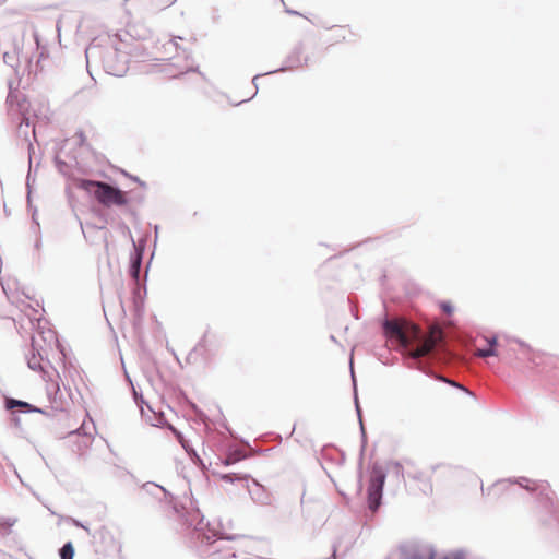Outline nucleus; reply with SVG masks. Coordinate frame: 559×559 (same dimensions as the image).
<instances>
[{"mask_svg":"<svg viewBox=\"0 0 559 559\" xmlns=\"http://www.w3.org/2000/svg\"><path fill=\"white\" fill-rule=\"evenodd\" d=\"M384 332L389 338L396 340L403 347L417 344L411 352L414 358L428 355L443 337V332L439 324L430 325L428 335L424 336L417 325L403 319L386 320L384 322Z\"/></svg>","mask_w":559,"mask_h":559,"instance_id":"f257e3e1","label":"nucleus"},{"mask_svg":"<svg viewBox=\"0 0 559 559\" xmlns=\"http://www.w3.org/2000/svg\"><path fill=\"white\" fill-rule=\"evenodd\" d=\"M78 187L95 198L105 207H122L129 204L128 193L103 181L81 179Z\"/></svg>","mask_w":559,"mask_h":559,"instance_id":"f03ea898","label":"nucleus"},{"mask_svg":"<svg viewBox=\"0 0 559 559\" xmlns=\"http://www.w3.org/2000/svg\"><path fill=\"white\" fill-rule=\"evenodd\" d=\"M534 495L535 510L544 525L559 531V502L556 491H531Z\"/></svg>","mask_w":559,"mask_h":559,"instance_id":"7ed1b4c3","label":"nucleus"},{"mask_svg":"<svg viewBox=\"0 0 559 559\" xmlns=\"http://www.w3.org/2000/svg\"><path fill=\"white\" fill-rule=\"evenodd\" d=\"M401 559H436V552L429 544L419 540H408L400 545Z\"/></svg>","mask_w":559,"mask_h":559,"instance_id":"20e7f679","label":"nucleus"},{"mask_svg":"<svg viewBox=\"0 0 559 559\" xmlns=\"http://www.w3.org/2000/svg\"><path fill=\"white\" fill-rule=\"evenodd\" d=\"M104 66L108 73L121 76L127 71V60L118 51L108 52L104 59Z\"/></svg>","mask_w":559,"mask_h":559,"instance_id":"39448f33","label":"nucleus"},{"mask_svg":"<svg viewBox=\"0 0 559 559\" xmlns=\"http://www.w3.org/2000/svg\"><path fill=\"white\" fill-rule=\"evenodd\" d=\"M488 347L487 348H478L475 352V355L478 357H489V356H496L501 357V359L507 360L509 359L508 350L504 349V346L501 344H498L496 338L487 340Z\"/></svg>","mask_w":559,"mask_h":559,"instance_id":"423d86ee","label":"nucleus"},{"mask_svg":"<svg viewBox=\"0 0 559 559\" xmlns=\"http://www.w3.org/2000/svg\"><path fill=\"white\" fill-rule=\"evenodd\" d=\"M353 36V32L347 26H334L330 29L329 40L332 44H338L350 39Z\"/></svg>","mask_w":559,"mask_h":559,"instance_id":"0eeeda50","label":"nucleus"},{"mask_svg":"<svg viewBox=\"0 0 559 559\" xmlns=\"http://www.w3.org/2000/svg\"><path fill=\"white\" fill-rule=\"evenodd\" d=\"M366 502L368 509L374 513L379 510L382 504L383 491H366Z\"/></svg>","mask_w":559,"mask_h":559,"instance_id":"6e6552de","label":"nucleus"},{"mask_svg":"<svg viewBox=\"0 0 559 559\" xmlns=\"http://www.w3.org/2000/svg\"><path fill=\"white\" fill-rule=\"evenodd\" d=\"M252 501L259 506H270L273 502L271 491H248Z\"/></svg>","mask_w":559,"mask_h":559,"instance_id":"1a4fd4ad","label":"nucleus"},{"mask_svg":"<svg viewBox=\"0 0 559 559\" xmlns=\"http://www.w3.org/2000/svg\"><path fill=\"white\" fill-rule=\"evenodd\" d=\"M497 485L503 489L512 486H518L522 489H531L532 481L527 478H521L520 480L503 479L498 481Z\"/></svg>","mask_w":559,"mask_h":559,"instance_id":"9d476101","label":"nucleus"},{"mask_svg":"<svg viewBox=\"0 0 559 559\" xmlns=\"http://www.w3.org/2000/svg\"><path fill=\"white\" fill-rule=\"evenodd\" d=\"M370 489H382L384 485V474L379 468H373L370 475Z\"/></svg>","mask_w":559,"mask_h":559,"instance_id":"9b49d317","label":"nucleus"},{"mask_svg":"<svg viewBox=\"0 0 559 559\" xmlns=\"http://www.w3.org/2000/svg\"><path fill=\"white\" fill-rule=\"evenodd\" d=\"M60 559H73L74 557V546L72 542H67L59 549Z\"/></svg>","mask_w":559,"mask_h":559,"instance_id":"f8f14e48","label":"nucleus"},{"mask_svg":"<svg viewBox=\"0 0 559 559\" xmlns=\"http://www.w3.org/2000/svg\"><path fill=\"white\" fill-rule=\"evenodd\" d=\"M16 523V519L14 518H1L0 519V528L10 530Z\"/></svg>","mask_w":559,"mask_h":559,"instance_id":"ddd939ff","label":"nucleus"},{"mask_svg":"<svg viewBox=\"0 0 559 559\" xmlns=\"http://www.w3.org/2000/svg\"><path fill=\"white\" fill-rule=\"evenodd\" d=\"M68 522H70L71 524H73L74 526H78V527H82L83 530L86 531V533L88 535H91L93 538L96 537V533H91V530L85 526L81 521L74 519V518H68Z\"/></svg>","mask_w":559,"mask_h":559,"instance_id":"4468645a","label":"nucleus"},{"mask_svg":"<svg viewBox=\"0 0 559 559\" xmlns=\"http://www.w3.org/2000/svg\"><path fill=\"white\" fill-rule=\"evenodd\" d=\"M443 559H464V552L462 550L452 551L447 554Z\"/></svg>","mask_w":559,"mask_h":559,"instance_id":"2eb2a0df","label":"nucleus"},{"mask_svg":"<svg viewBox=\"0 0 559 559\" xmlns=\"http://www.w3.org/2000/svg\"><path fill=\"white\" fill-rule=\"evenodd\" d=\"M211 337H212L211 334H209V333L204 334L202 340L199 343V346H201L203 348H206L207 347V343L211 341Z\"/></svg>","mask_w":559,"mask_h":559,"instance_id":"dca6fc26","label":"nucleus"},{"mask_svg":"<svg viewBox=\"0 0 559 559\" xmlns=\"http://www.w3.org/2000/svg\"><path fill=\"white\" fill-rule=\"evenodd\" d=\"M441 309L448 314H450L453 310L452 306L449 302H442Z\"/></svg>","mask_w":559,"mask_h":559,"instance_id":"f3484780","label":"nucleus"},{"mask_svg":"<svg viewBox=\"0 0 559 559\" xmlns=\"http://www.w3.org/2000/svg\"><path fill=\"white\" fill-rule=\"evenodd\" d=\"M12 404L17 405V406H23V407L27 406V403L21 402V401H12Z\"/></svg>","mask_w":559,"mask_h":559,"instance_id":"a211bd4d","label":"nucleus"},{"mask_svg":"<svg viewBox=\"0 0 559 559\" xmlns=\"http://www.w3.org/2000/svg\"><path fill=\"white\" fill-rule=\"evenodd\" d=\"M239 481L241 483L240 486L242 487H248V479H242V478H239Z\"/></svg>","mask_w":559,"mask_h":559,"instance_id":"6ab92c4d","label":"nucleus"},{"mask_svg":"<svg viewBox=\"0 0 559 559\" xmlns=\"http://www.w3.org/2000/svg\"><path fill=\"white\" fill-rule=\"evenodd\" d=\"M338 492L343 496L344 500H347V495L345 493V491H338Z\"/></svg>","mask_w":559,"mask_h":559,"instance_id":"aec40b11","label":"nucleus"},{"mask_svg":"<svg viewBox=\"0 0 559 559\" xmlns=\"http://www.w3.org/2000/svg\"><path fill=\"white\" fill-rule=\"evenodd\" d=\"M448 382H449L450 384H452V385H457V384H456L455 382H453V381H448Z\"/></svg>","mask_w":559,"mask_h":559,"instance_id":"412c9836","label":"nucleus"},{"mask_svg":"<svg viewBox=\"0 0 559 559\" xmlns=\"http://www.w3.org/2000/svg\"><path fill=\"white\" fill-rule=\"evenodd\" d=\"M304 496H305V492H304V493H302V496L300 497L301 502L304 501Z\"/></svg>","mask_w":559,"mask_h":559,"instance_id":"4be33fe9","label":"nucleus"}]
</instances>
